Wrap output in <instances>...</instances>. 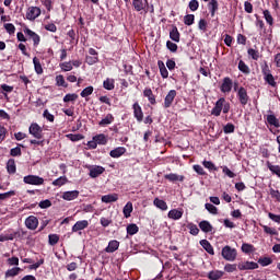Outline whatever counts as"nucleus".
<instances>
[{
	"instance_id": "nucleus-1",
	"label": "nucleus",
	"mask_w": 280,
	"mask_h": 280,
	"mask_svg": "<svg viewBox=\"0 0 280 280\" xmlns=\"http://www.w3.org/2000/svg\"><path fill=\"white\" fill-rule=\"evenodd\" d=\"M28 132L33 138H35L30 140V143L32 145L44 147V132L40 125H38L37 122H32L28 128Z\"/></svg>"
},
{
	"instance_id": "nucleus-2",
	"label": "nucleus",
	"mask_w": 280,
	"mask_h": 280,
	"mask_svg": "<svg viewBox=\"0 0 280 280\" xmlns=\"http://www.w3.org/2000/svg\"><path fill=\"white\" fill-rule=\"evenodd\" d=\"M234 92H236L238 103L242 105V107H245L250 101L247 89L244 86H240L238 89L237 86H234Z\"/></svg>"
},
{
	"instance_id": "nucleus-3",
	"label": "nucleus",
	"mask_w": 280,
	"mask_h": 280,
	"mask_svg": "<svg viewBox=\"0 0 280 280\" xmlns=\"http://www.w3.org/2000/svg\"><path fill=\"white\" fill-rule=\"evenodd\" d=\"M237 249L235 247H230V245H224L221 249V257L225 261H235L237 259Z\"/></svg>"
},
{
	"instance_id": "nucleus-4",
	"label": "nucleus",
	"mask_w": 280,
	"mask_h": 280,
	"mask_svg": "<svg viewBox=\"0 0 280 280\" xmlns=\"http://www.w3.org/2000/svg\"><path fill=\"white\" fill-rule=\"evenodd\" d=\"M24 183L32 186H42L45 183V179L38 175H26L24 176Z\"/></svg>"
},
{
	"instance_id": "nucleus-5",
	"label": "nucleus",
	"mask_w": 280,
	"mask_h": 280,
	"mask_svg": "<svg viewBox=\"0 0 280 280\" xmlns=\"http://www.w3.org/2000/svg\"><path fill=\"white\" fill-rule=\"evenodd\" d=\"M233 89V80L230 77H224L220 85V92L223 94H229Z\"/></svg>"
},
{
	"instance_id": "nucleus-6",
	"label": "nucleus",
	"mask_w": 280,
	"mask_h": 280,
	"mask_svg": "<svg viewBox=\"0 0 280 280\" xmlns=\"http://www.w3.org/2000/svg\"><path fill=\"white\" fill-rule=\"evenodd\" d=\"M23 31H24V34L34 42V47L35 48L38 47L40 44V36L28 27H24Z\"/></svg>"
},
{
	"instance_id": "nucleus-7",
	"label": "nucleus",
	"mask_w": 280,
	"mask_h": 280,
	"mask_svg": "<svg viewBox=\"0 0 280 280\" xmlns=\"http://www.w3.org/2000/svg\"><path fill=\"white\" fill-rule=\"evenodd\" d=\"M42 14V10L38 7H30L27 12H26V19L28 21H35L38 19Z\"/></svg>"
},
{
	"instance_id": "nucleus-8",
	"label": "nucleus",
	"mask_w": 280,
	"mask_h": 280,
	"mask_svg": "<svg viewBox=\"0 0 280 280\" xmlns=\"http://www.w3.org/2000/svg\"><path fill=\"white\" fill-rule=\"evenodd\" d=\"M223 104H224V97H220L215 103L214 106L212 107L210 114L214 117H220L222 109H223Z\"/></svg>"
},
{
	"instance_id": "nucleus-9",
	"label": "nucleus",
	"mask_w": 280,
	"mask_h": 280,
	"mask_svg": "<svg viewBox=\"0 0 280 280\" xmlns=\"http://www.w3.org/2000/svg\"><path fill=\"white\" fill-rule=\"evenodd\" d=\"M259 268L258 262L246 260L245 262H238L237 269L241 271L244 270H256Z\"/></svg>"
},
{
	"instance_id": "nucleus-10",
	"label": "nucleus",
	"mask_w": 280,
	"mask_h": 280,
	"mask_svg": "<svg viewBox=\"0 0 280 280\" xmlns=\"http://www.w3.org/2000/svg\"><path fill=\"white\" fill-rule=\"evenodd\" d=\"M39 221L36 215H28L25 220V226L31 230L35 231L38 228Z\"/></svg>"
},
{
	"instance_id": "nucleus-11",
	"label": "nucleus",
	"mask_w": 280,
	"mask_h": 280,
	"mask_svg": "<svg viewBox=\"0 0 280 280\" xmlns=\"http://www.w3.org/2000/svg\"><path fill=\"white\" fill-rule=\"evenodd\" d=\"M176 96H177L176 90L168 91V94H166V97H164V108L166 109L170 108L173 105Z\"/></svg>"
},
{
	"instance_id": "nucleus-12",
	"label": "nucleus",
	"mask_w": 280,
	"mask_h": 280,
	"mask_svg": "<svg viewBox=\"0 0 280 280\" xmlns=\"http://www.w3.org/2000/svg\"><path fill=\"white\" fill-rule=\"evenodd\" d=\"M105 172V167L102 165L90 166V177L97 178Z\"/></svg>"
},
{
	"instance_id": "nucleus-13",
	"label": "nucleus",
	"mask_w": 280,
	"mask_h": 280,
	"mask_svg": "<svg viewBox=\"0 0 280 280\" xmlns=\"http://www.w3.org/2000/svg\"><path fill=\"white\" fill-rule=\"evenodd\" d=\"M133 118H136V120H138V122H142L143 121V110L142 107L140 106V104L138 102L133 103Z\"/></svg>"
},
{
	"instance_id": "nucleus-14",
	"label": "nucleus",
	"mask_w": 280,
	"mask_h": 280,
	"mask_svg": "<svg viewBox=\"0 0 280 280\" xmlns=\"http://www.w3.org/2000/svg\"><path fill=\"white\" fill-rule=\"evenodd\" d=\"M164 179L171 182V183H176V182H184L185 180V176L184 175H178L176 173H168V174H164Z\"/></svg>"
},
{
	"instance_id": "nucleus-15",
	"label": "nucleus",
	"mask_w": 280,
	"mask_h": 280,
	"mask_svg": "<svg viewBox=\"0 0 280 280\" xmlns=\"http://www.w3.org/2000/svg\"><path fill=\"white\" fill-rule=\"evenodd\" d=\"M89 224L90 223L88 220H79L74 223V225L72 228V232L78 233L79 231H83V230L88 229Z\"/></svg>"
},
{
	"instance_id": "nucleus-16",
	"label": "nucleus",
	"mask_w": 280,
	"mask_h": 280,
	"mask_svg": "<svg viewBox=\"0 0 280 280\" xmlns=\"http://www.w3.org/2000/svg\"><path fill=\"white\" fill-rule=\"evenodd\" d=\"M79 196H80L79 190H68L62 194V199L67 200V201H72V200L78 199Z\"/></svg>"
},
{
	"instance_id": "nucleus-17",
	"label": "nucleus",
	"mask_w": 280,
	"mask_h": 280,
	"mask_svg": "<svg viewBox=\"0 0 280 280\" xmlns=\"http://www.w3.org/2000/svg\"><path fill=\"white\" fill-rule=\"evenodd\" d=\"M184 210L183 209H171L168 211V219L178 221L183 218Z\"/></svg>"
},
{
	"instance_id": "nucleus-18",
	"label": "nucleus",
	"mask_w": 280,
	"mask_h": 280,
	"mask_svg": "<svg viewBox=\"0 0 280 280\" xmlns=\"http://www.w3.org/2000/svg\"><path fill=\"white\" fill-rule=\"evenodd\" d=\"M142 94L144 95V97H147V100H149V104L153 106L156 105V97L153 94L151 88H144V92H142Z\"/></svg>"
},
{
	"instance_id": "nucleus-19",
	"label": "nucleus",
	"mask_w": 280,
	"mask_h": 280,
	"mask_svg": "<svg viewBox=\"0 0 280 280\" xmlns=\"http://www.w3.org/2000/svg\"><path fill=\"white\" fill-rule=\"evenodd\" d=\"M168 37L171 38V40H173L175 43H180V33H179L176 25H173L171 27V32L168 33Z\"/></svg>"
},
{
	"instance_id": "nucleus-20",
	"label": "nucleus",
	"mask_w": 280,
	"mask_h": 280,
	"mask_svg": "<svg viewBox=\"0 0 280 280\" xmlns=\"http://www.w3.org/2000/svg\"><path fill=\"white\" fill-rule=\"evenodd\" d=\"M198 226H199L200 231L203 233H210L213 231V225H211V223L208 220H201L198 223Z\"/></svg>"
},
{
	"instance_id": "nucleus-21",
	"label": "nucleus",
	"mask_w": 280,
	"mask_h": 280,
	"mask_svg": "<svg viewBox=\"0 0 280 280\" xmlns=\"http://www.w3.org/2000/svg\"><path fill=\"white\" fill-rule=\"evenodd\" d=\"M208 10L210 12V16L214 18L215 13L219 11V2L218 0H210L207 4Z\"/></svg>"
},
{
	"instance_id": "nucleus-22",
	"label": "nucleus",
	"mask_w": 280,
	"mask_h": 280,
	"mask_svg": "<svg viewBox=\"0 0 280 280\" xmlns=\"http://www.w3.org/2000/svg\"><path fill=\"white\" fill-rule=\"evenodd\" d=\"M131 5H133V10H136V12H142L145 10V7L148 5V0H133V2L131 3Z\"/></svg>"
},
{
	"instance_id": "nucleus-23",
	"label": "nucleus",
	"mask_w": 280,
	"mask_h": 280,
	"mask_svg": "<svg viewBox=\"0 0 280 280\" xmlns=\"http://www.w3.org/2000/svg\"><path fill=\"white\" fill-rule=\"evenodd\" d=\"M266 121L269 126H272L275 128H280V119L277 118L275 114L267 115Z\"/></svg>"
},
{
	"instance_id": "nucleus-24",
	"label": "nucleus",
	"mask_w": 280,
	"mask_h": 280,
	"mask_svg": "<svg viewBox=\"0 0 280 280\" xmlns=\"http://www.w3.org/2000/svg\"><path fill=\"white\" fill-rule=\"evenodd\" d=\"M127 152V149L125 147H117L114 150L110 151L109 155L113 159H119Z\"/></svg>"
},
{
	"instance_id": "nucleus-25",
	"label": "nucleus",
	"mask_w": 280,
	"mask_h": 280,
	"mask_svg": "<svg viewBox=\"0 0 280 280\" xmlns=\"http://www.w3.org/2000/svg\"><path fill=\"white\" fill-rule=\"evenodd\" d=\"M224 276V271H220L219 269H214L213 271H209L207 273V278L209 280H220Z\"/></svg>"
},
{
	"instance_id": "nucleus-26",
	"label": "nucleus",
	"mask_w": 280,
	"mask_h": 280,
	"mask_svg": "<svg viewBox=\"0 0 280 280\" xmlns=\"http://www.w3.org/2000/svg\"><path fill=\"white\" fill-rule=\"evenodd\" d=\"M200 246L206 249V252L209 255H214V248L211 245V243L209 241H207V238H203L202 241H199Z\"/></svg>"
},
{
	"instance_id": "nucleus-27",
	"label": "nucleus",
	"mask_w": 280,
	"mask_h": 280,
	"mask_svg": "<svg viewBox=\"0 0 280 280\" xmlns=\"http://www.w3.org/2000/svg\"><path fill=\"white\" fill-rule=\"evenodd\" d=\"M115 121V117L113 114H107V116L105 118H103L100 122L98 126L100 127H107L109 125H112Z\"/></svg>"
},
{
	"instance_id": "nucleus-28",
	"label": "nucleus",
	"mask_w": 280,
	"mask_h": 280,
	"mask_svg": "<svg viewBox=\"0 0 280 280\" xmlns=\"http://www.w3.org/2000/svg\"><path fill=\"white\" fill-rule=\"evenodd\" d=\"M132 211H133L132 202L127 201V205L122 207V215H125V219H129L131 217Z\"/></svg>"
},
{
	"instance_id": "nucleus-29",
	"label": "nucleus",
	"mask_w": 280,
	"mask_h": 280,
	"mask_svg": "<svg viewBox=\"0 0 280 280\" xmlns=\"http://www.w3.org/2000/svg\"><path fill=\"white\" fill-rule=\"evenodd\" d=\"M153 205L162 211H166L168 209L166 201L163 199H160L159 197H155V199H153Z\"/></svg>"
},
{
	"instance_id": "nucleus-30",
	"label": "nucleus",
	"mask_w": 280,
	"mask_h": 280,
	"mask_svg": "<svg viewBox=\"0 0 280 280\" xmlns=\"http://www.w3.org/2000/svg\"><path fill=\"white\" fill-rule=\"evenodd\" d=\"M267 168L271 171V174L276 175L280 179V165H273L270 161L266 162Z\"/></svg>"
},
{
	"instance_id": "nucleus-31",
	"label": "nucleus",
	"mask_w": 280,
	"mask_h": 280,
	"mask_svg": "<svg viewBox=\"0 0 280 280\" xmlns=\"http://www.w3.org/2000/svg\"><path fill=\"white\" fill-rule=\"evenodd\" d=\"M119 199L118 194H108V195H104L102 197V201L104 203H112V202H116Z\"/></svg>"
},
{
	"instance_id": "nucleus-32",
	"label": "nucleus",
	"mask_w": 280,
	"mask_h": 280,
	"mask_svg": "<svg viewBox=\"0 0 280 280\" xmlns=\"http://www.w3.org/2000/svg\"><path fill=\"white\" fill-rule=\"evenodd\" d=\"M103 88L106 91H114L115 90V79L113 78H107L106 80H104L103 82Z\"/></svg>"
},
{
	"instance_id": "nucleus-33",
	"label": "nucleus",
	"mask_w": 280,
	"mask_h": 280,
	"mask_svg": "<svg viewBox=\"0 0 280 280\" xmlns=\"http://www.w3.org/2000/svg\"><path fill=\"white\" fill-rule=\"evenodd\" d=\"M237 69L240 72H242L243 74H250V69L249 67L246 65V62L244 60H240L238 65H237Z\"/></svg>"
},
{
	"instance_id": "nucleus-34",
	"label": "nucleus",
	"mask_w": 280,
	"mask_h": 280,
	"mask_svg": "<svg viewBox=\"0 0 280 280\" xmlns=\"http://www.w3.org/2000/svg\"><path fill=\"white\" fill-rule=\"evenodd\" d=\"M119 241H109L108 247H106L105 252L106 253H115L119 248Z\"/></svg>"
},
{
	"instance_id": "nucleus-35",
	"label": "nucleus",
	"mask_w": 280,
	"mask_h": 280,
	"mask_svg": "<svg viewBox=\"0 0 280 280\" xmlns=\"http://www.w3.org/2000/svg\"><path fill=\"white\" fill-rule=\"evenodd\" d=\"M260 226L266 235H270V236L279 235V232L278 230H276V228H269V225H260Z\"/></svg>"
},
{
	"instance_id": "nucleus-36",
	"label": "nucleus",
	"mask_w": 280,
	"mask_h": 280,
	"mask_svg": "<svg viewBox=\"0 0 280 280\" xmlns=\"http://www.w3.org/2000/svg\"><path fill=\"white\" fill-rule=\"evenodd\" d=\"M158 68H160V75H162V79H167L168 70L166 69V67L162 60H158Z\"/></svg>"
},
{
	"instance_id": "nucleus-37",
	"label": "nucleus",
	"mask_w": 280,
	"mask_h": 280,
	"mask_svg": "<svg viewBox=\"0 0 280 280\" xmlns=\"http://www.w3.org/2000/svg\"><path fill=\"white\" fill-rule=\"evenodd\" d=\"M68 182H69L68 177H67L66 175H63V176H60V177L56 178V179L52 182V186H55V187H62V186H65Z\"/></svg>"
},
{
	"instance_id": "nucleus-38",
	"label": "nucleus",
	"mask_w": 280,
	"mask_h": 280,
	"mask_svg": "<svg viewBox=\"0 0 280 280\" xmlns=\"http://www.w3.org/2000/svg\"><path fill=\"white\" fill-rule=\"evenodd\" d=\"M22 271L21 267H13L12 269H8V271H5V278H14L16 276H19V273Z\"/></svg>"
},
{
	"instance_id": "nucleus-39",
	"label": "nucleus",
	"mask_w": 280,
	"mask_h": 280,
	"mask_svg": "<svg viewBox=\"0 0 280 280\" xmlns=\"http://www.w3.org/2000/svg\"><path fill=\"white\" fill-rule=\"evenodd\" d=\"M138 233H139V228L137 223H129V225H127V235L133 236Z\"/></svg>"
},
{
	"instance_id": "nucleus-40",
	"label": "nucleus",
	"mask_w": 280,
	"mask_h": 280,
	"mask_svg": "<svg viewBox=\"0 0 280 280\" xmlns=\"http://www.w3.org/2000/svg\"><path fill=\"white\" fill-rule=\"evenodd\" d=\"M93 140H95L97 142V144H100V145H106L108 142V139L104 133L94 136Z\"/></svg>"
},
{
	"instance_id": "nucleus-41",
	"label": "nucleus",
	"mask_w": 280,
	"mask_h": 280,
	"mask_svg": "<svg viewBox=\"0 0 280 280\" xmlns=\"http://www.w3.org/2000/svg\"><path fill=\"white\" fill-rule=\"evenodd\" d=\"M202 166L210 172H218V166L212 161L203 160Z\"/></svg>"
},
{
	"instance_id": "nucleus-42",
	"label": "nucleus",
	"mask_w": 280,
	"mask_h": 280,
	"mask_svg": "<svg viewBox=\"0 0 280 280\" xmlns=\"http://www.w3.org/2000/svg\"><path fill=\"white\" fill-rule=\"evenodd\" d=\"M241 250H242V253L249 255V254L254 253L256 249H255L254 245H249V243H243L241 246Z\"/></svg>"
},
{
	"instance_id": "nucleus-43",
	"label": "nucleus",
	"mask_w": 280,
	"mask_h": 280,
	"mask_svg": "<svg viewBox=\"0 0 280 280\" xmlns=\"http://www.w3.org/2000/svg\"><path fill=\"white\" fill-rule=\"evenodd\" d=\"M247 55H248V57H250L252 60H254V61H258L259 58H260V52H259V50L254 49V48H248V49H247Z\"/></svg>"
},
{
	"instance_id": "nucleus-44",
	"label": "nucleus",
	"mask_w": 280,
	"mask_h": 280,
	"mask_svg": "<svg viewBox=\"0 0 280 280\" xmlns=\"http://www.w3.org/2000/svg\"><path fill=\"white\" fill-rule=\"evenodd\" d=\"M33 63H34L35 72L38 75L43 74L44 73L43 66L40 63V60L37 57H34Z\"/></svg>"
},
{
	"instance_id": "nucleus-45",
	"label": "nucleus",
	"mask_w": 280,
	"mask_h": 280,
	"mask_svg": "<svg viewBox=\"0 0 280 280\" xmlns=\"http://www.w3.org/2000/svg\"><path fill=\"white\" fill-rule=\"evenodd\" d=\"M264 81L271 88H277V81L272 73L266 74V77H264Z\"/></svg>"
},
{
	"instance_id": "nucleus-46",
	"label": "nucleus",
	"mask_w": 280,
	"mask_h": 280,
	"mask_svg": "<svg viewBox=\"0 0 280 280\" xmlns=\"http://www.w3.org/2000/svg\"><path fill=\"white\" fill-rule=\"evenodd\" d=\"M7 170L9 174H15L16 173V164L14 159H10L7 163Z\"/></svg>"
},
{
	"instance_id": "nucleus-47",
	"label": "nucleus",
	"mask_w": 280,
	"mask_h": 280,
	"mask_svg": "<svg viewBox=\"0 0 280 280\" xmlns=\"http://www.w3.org/2000/svg\"><path fill=\"white\" fill-rule=\"evenodd\" d=\"M262 15H264V19H265L266 23L269 26H273V16L271 15L270 11L269 10H264Z\"/></svg>"
},
{
	"instance_id": "nucleus-48",
	"label": "nucleus",
	"mask_w": 280,
	"mask_h": 280,
	"mask_svg": "<svg viewBox=\"0 0 280 280\" xmlns=\"http://www.w3.org/2000/svg\"><path fill=\"white\" fill-rule=\"evenodd\" d=\"M79 98V95L77 93H68L63 97L65 103H74Z\"/></svg>"
},
{
	"instance_id": "nucleus-49",
	"label": "nucleus",
	"mask_w": 280,
	"mask_h": 280,
	"mask_svg": "<svg viewBox=\"0 0 280 280\" xmlns=\"http://www.w3.org/2000/svg\"><path fill=\"white\" fill-rule=\"evenodd\" d=\"M192 170L199 176H207L208 175L207 172L205 171V168L200 164H194Z\"/></svg>"
},
{
	"instance_id": "nucleus-50",
	"label": "nucleus",
	"mask_w": 280,
	"mask_h": 280,
	"mask_svg": "<svg viewBox=\"0 0 280 280\" xmlns=\"http://www.w3.org/2000/svg\"><path fill=\"white\" fill-rule=\"evenodd\" d=\"M223 132L225 135H231L235 132V125L232 122H228L223 126Z\"/></svg>"
},
{
	"instance_id": "nucleus-51",
	"label": "nucleus",
	"mask_w": 280,
	"mask_h": 280,
	"mask_svg": "<svg viewBox=\"0 0 280 280\" xmlns=\"http://www.w3.org/2000/svg\"><path fill=\"white\" fill-rule=\"evenodd\" d=\"M186 228H188L190 230V235H192V236H197L200 232L198 225H196L192 222L188 223V225H186Z\"/></svg>"
},
{
	"instance_id": "nucleus-52",
	"label": "nucleus",
	"mask_w": 280,
	"mask_h": 280,
	"mask_svg": "<svg viewBox=\"0 0 280 280\" xmlns=\"http://www.w3.org/2000/svg\"><path fill=\"white\" fill-rule=\"evenodd\" d=\"M194 24H195V15L194 14L184 15V25L191 26Z\"/></svg>"
},
{
	"instance_id": "nucleus-53",
	"label": "nucleus",
	"mask_w": 280,
	"mask_h": 280,
	"mask_svg": "<svg viewBox=\"0 0 280 280\" xmlns=\"http://www.w3.org/2000/svg\"><path fill=\"white\" fill-rule=\"evenodd\" d=\"M257 262L261 267H267V266H270L273 262V260H272V258L265 256L264 258H258Z\"/></svg>"
},
{
	"instance_id": "nucleus-54",
	"label": "nucleus",
	"mask_w": 280,
	"mask_h": 280,
	"mask_svg": "<svg viewBox=\"0 0 280 280\" xmlns=\"http://www.w3.org/2000/svg\"><path fill=\"white\" fill-rule=\"evenodd\" d=\"M205 209H206L210 214L217 215V213H218V208H217L213 203L206 202V203H205Z\"/></svg>"
},
{
	"instance_id": "nucleus-55",
	"label": "nucleus",
	"mask_w": 280,
	"mask_h": 280,
	"mask_svg": "<svg viewBox=\"0 0 280 280\" xmlns=\"http://www.w3.org/2000/svg\"><path fill=\"white\" fill-rule=\"evenodd\" d=\"M166 49L175 54L178 50V45L176 43H173L172 40H166Z\"/></svg>"
},
{
	"instance_id": "nucleus-56",
	"label": "nucleus",
	"mask_w": 280,
	"mask_h": 280,
	"mask_svg": "<svg viewBox=\"0 0 280 280\" xmlns=\"http://www.w3.org/2000/svg\"><path fill=\"white\" fill-rule=\"evenodd\" d=\"M60 69L63 72H70L73 69L72 62L71 61H66L60 63Z\"/></svg>"
},
{
	"instance_id": "nucleus-57",
	"label": "nucleus",
	"mask_w": 280,
	"mask_h": 280,
	"mask_svg": "<svg viewBox=\"0 0 280 280\" xmlns=\"http://www.w3.org/2000/svg\"><path fill=\"white\" fill-rule=\"evenodd\" d=\"M94 92V86L90 85L86 86L82 92H81V97L86 98L91 96Z\"/></svg>"
},
{
	"instance_id": "nucleus-58",
	"label": "nucleus",
	"mask_w": 280,
	"mask_h": 280,
	"mask_svg": "<svg viewBox=\"0 0 280 280\" xmlns=\"http://www.w3.org/2000/svg\"><path fill=\"white\" fill-rule=\"evenodd\" d=\"M270 197L275 199L277 202H280V190L271 188L269 189Z\"/></svg>"
},
{
	"instance_id": "nucleus-59",
	"label": "nucleus",
	"mask_w": 280,
	"mask_h": 280,
	"mask_svg": "<svg viewBox=\"0 0 280 280\" xmlns=\"http://www.w3.org/2000/svg\"><path fill=\"white\" fill-rule=\"evenodd\" d=\"M85 61L89 66H94L98 63L100 58L98 56H86Z\"/></svg>"
},
{
	"instance_id": "nucleus-60",
	"label": "nucleus",
	"mask_w": 280,
	"mask_h": 280,
	"mask_svg": "<svg viewBox=\"0 0 280 280\" xmlns=\"http://www.w3.org/2000/svg\"><path fill=\"white\" fill-rule=\"evenodd\" d=\"M67 138L70 139L72 142H78L83 139V135L81 133H69L67 135Z\"/></svg>"
},
{
	"instance_id": "nucleus-61",
	"label": "nucleus",
	"mask_w": 280,
	"mask_h": 280,
	"mask_svg": "<svg viewBox=\"0 0 280 280\" xmlns=\"http://www.w3.org/2000/svg\"><path fill=\"white\" fill-rule=\"evenodd\" d=\"M188 9H190V12H196L199 9V1L198 0H190L188 2Z\"/></svg>"
},
{
	"instance_id": "nucleus-62",
	"label": "nucleus",
	"mask_w": 280,
	"mask_h": 280,
	"mask_svg": "<svg viewBox=\"0 0 280 280\" xmlns=\"http://www.w3.org/2000/svg\"><path fill=\"white\" fill-rule=\"evenodd\" d=\"M48 238H49V245L51 246L57 245L58 242L60 241V236H58V234H49Z\"/></svg>"
},
{
	"instance_id": "nucleus-63",
	"label": "nucleus",
	"mask_w": 280,
	"mask_h": 280,
	"mask_svg": "<svg viewBox=\"0 0 280 280\" xmlns=\"http://www.w3.org/2000/svg\"><path fill=\"white\" fill-rule=\"evenodd\" d=\"M57 86L68 88L65 77L62 74L57 75L56 78Z\"/></svg>"
},
{
	"instance_id": "nucleus-64",
	"label": "nucleus",
	"mask_w": 280,
	"mask_h": 280,
	"mask_svg": "<svg viewBox=\"0 0 280 280\" xmlns=\"http://www.w3.org/2000/svg\"><path fill=\"white\" fill-rule=\"evenodd\" d=\"M4 28L9 35H13L16 31L14 24H12V23H5Z\"/></svg>"
}]
</instances>
